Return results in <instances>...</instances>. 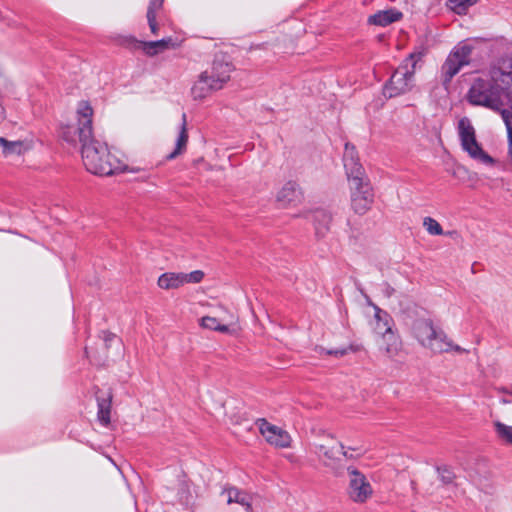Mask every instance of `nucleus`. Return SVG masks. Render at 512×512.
I'll list each match as a JSON object with an SVG mask.
<instances>
[{
  "instance_id": "a878e982",
  "label": "nucleus",
  "mask_w": 512,
  "mask_h": 512,
  "mask_svg": "<svg viewBox=\"0 0 512 512\" xmlns=\"http://www.w3.org/2000/svg\"><path fill=\"white\" fill-rule=\"evenodd\" d=\"M0 146L3 148V153L6 155L18 154L20 155L24 151V144L21 141H8L7 139L0 137Z\"/></svg>"
},
{
  "instance_id": "6e6552de",
  "label": "nucleus",
  "mask_w": 512,
  "mask_h": 512,
  "mask_svg": "<svg viewBox=\"0 0 512 512\" xmlns=\"http://www.w3.org/2000/svg\"><path fill=\"white\" fill-rule=\"evenodd\" d=\"M459 136L463 150H465L473 159L484 164H492L493 158L483 151L478 144L475 136V130L467 118L459 121Z\"/></svg>"
},
{
  "instance_id": "1a4fd4ad",
  "label": "nucleus",
  "mask_w": 512,
  "mask_h": 512,
  "mask_svg": "<svg viewBox=\"0 0 512 512\" xmlns=\"http://www.w3.org/2000/svg\"><path fill=\"white\" fill-rule=\"evenodd\" d=\"M347 495L355 503H365L373 495V488L366 476L355 467L347 468Z\"/></svg>"
},
{
  "instance_id": "ddd939ff",
  "label": "nucleus",
  "mask_w": 512,
  "mask_h": 512,
  "mask_svg": "<svg viewBox=\"0 0 512 512\" xmlns=\"http://www.w3.org/2000/svg\"><path fill=\"white\" fill-rule=\"evenodd\" d=\"M234 70L233 65L223 59L215 58L211 71H208L210 80L213 81L220 89L230 80L231 73Z\"/></svg>"
},
{
  "instance_id": "4c0bfd02",
  "label": "nucleus",
  "mask_w": 512,
  "mask_h": 512,
  "mask_svg": "<svg viewBox=\"0 0 512 512\" xmlns=\"http://www.w3.org/2000/svg\"><path fill=\"white\" fill-rule=\"evenodd\" d=\"M383 286H384L383 292H384L385 296L391 297L394 294L395 289L387 282H385L383 284Z\"/></svg>"
},
{
  "instance_id": "473e14b6",
  "label": "nucleus",
  "mask_w": 512,
  "mask_h": 512,
  "mask_svg": "<svg viewBox=\"0 0 512 512\" xmlns=\"http://www.w3.org/2000/svg\"><path fill=\"white\" fill-rule=\"evenodd\" d=\"M358 350H359V346L351 344L346 348L325 350V353L327 355H333L335 357L340 358V357L345 356L349 351L356 352Z\"/></svg>"
},
{
  "instance_id": "a211bd4d",
  "label": "nucleus",
  "mask_w": 512,
  "mask_h": 512,
  "mask_svg": "<svg viewBox=\"0 0 512 512\" xmlns=\"http://www.w3.org/2000/svg\"><path fill=\"white\" fill-rule=\"evenodd\" d=\"M402 18V13L396 9L380 10L368 17V24L386 27Z\"/></svg>"
},
{
  "instance_id": "0eeeda50",
  "label": "nucleus",
  "mask_w": 512,
  "mask_h": 512,
  "mask_svg": "<svg viewBox=\"0 0 512 512\" xmlns=\"http://www.w3.org/2000/svg\"><path fill=\"white\" fill-rule=\"evenodd\" d=\"M473 49L470 43L462 41L450 51L441 66V78L444 84L450 83L464 66L470 64Z\"/></svg>"
},
{
  "instance_id": "dca6fc26",
  "label": "nucleus",
  "mask_w": 512,
  "mask_h": 512,
  "mask_svg": "<svg viewBox=\"0 0 512 512\" xmlns=\"http://www.w3.org/2000/svg\"><path fill=\"white\" fill-rule=\"evenodd\" d=\"M218 90H220V88L210 80L208 71H204L193 84L191 88V95L194 100H203L211 93Z\"/></svg>"
},
{
  "instance_id": "4be33fe9",
  "label": "nucleus",
  "mask_w": 512,
  "mask_h": 512,
  "mask_svg": "<svg viewBox=\"0 0 512 512\" xmlns=\"http://www.w3.org/2000/svg\"><path fill=\"white\" fill-rule=\"evenodd\" d=\"M111 400L112 396L110 394L107 396V398H97V417L100 423L104 426L110 424Z\"/></svg>"
},
{
  "instance_id": "ea45409f",
  "label": "nucleus",
  "mask_w": 512,
  "mask_h": 512,
  "mask_svg": "<svg viewBox=\"0 0 512 512\" xmlns=\"http://www.w3.org/2000/svg\"><path fill=\"white\" fill-rule=\"evenodd\" d=\"M502 392H504V393H508V394H511V395H512V385H511L510 387L503 388V389H502Z\"/></svg>"
},
{
  "instance_id": "bb28decb",
  "label": "nucleus",
  "mask_w": 512,
  "mask_h": 512,
  "mask_svg": "<svg viewBox=\"0 0 512 512\" xmlns=\"http://www.w3.org/2000/svg\"><path fill=\"white\" fill-rule=\"evenodd\" d=\"M115 41L118 45L125 47L129 50H138L142 49V42L137 40L132 35H118L115 37Z\"/></svg>"
},
{
  "instance_id": "c9c22d12",
  "label": "nucleus",
  "mask_w": 512,
  "mask_h": 512,
  "mask_svg": "<svg viewBox=\"0 0 512 512\" xmlns=\"http://www.w3.org/2000/svg\"><path fill=\"white\" fill-rule=\"evenodd\" d=\"M102 339L105 342L106 347L108 348L112 341L117 339V336L114 333L109 331L102 332Z\"/></svg>"
},
{
  "instance_id": "f3484780",
  "label": "nucleus",
  "mask_w": 512,
  "mask_h": 512,
  "mask_svg": "<svg viewBox=\"0 0 512 512\" xmlns=\"http://www.w3.org/2000/svg\"><path fill=\"white\" fill-rule=\"evenodd\" d=\"M222 493L227 495L228 504L237 503L243 506L246 512H253V497L247 491L241 490L235 486H229L225 487Z\"/></svg>"
},
{
  "instance_id": "9b49d317",
  "label": "nucleus",
  "mask_w": 512,
  "mask_h": 512,
  "mask_svg": "<svg viewBox=\"0 0 512 512\" xmlns=\"http://www.w3.org/2000/svg\"><path fill=\"white\" fill-rule=\"evenodd\" d=\"M255 424L258 426L261 435L269 444L279 448H287L290 446L291 437L287 431L272 425L264 418L257 419Z\"/></svg>"
},
{
  "instance_id": "5701e85b",
  "label": "nucleus",
  "mask_w": 512,
  "mask_h": 512,
  "mask_svg": "<svg viewBox=\"0 0 512 512\" xmlns=\"http://www.w3.org/2000/svg\"><path fill=\"white\" fill-rule=\"evenodd\" d=\"M374 309H375L374 318L377 322V324H376L377 332L378 333H381V331L390 332V328H392L391 327V322H392L391 316L386 311L382 310L381 308H379L376 305H374Z\"/></svg>"
},
{
  "instance_id": "37998d69",
  "label": "nucleus",
  "mask_w": 512,
  "mask_h": 512,
  "mask_svg": "<svg viewBox=\"0 0 512 512\" xmlns=\"http://www.w3.org/2000/svg\"><path fill=\"white\" fill-rule=\"evenodd\" d=\"M502 402H503V403H509V401H508V400H505V399H503V401H502Z\"/></svg>"
},
{
  "instance_id": "6ab92c4d",
  "label": "nucleus",
  "mask_w": 512,
  "mask_h": 512,
  "mask_svg": "<svg viewBox=\"0 0 512 512\" xmlns=\"http://www.w3.org/2000/svg\"><path fill=\"white\" fill-rule=\"evenodd\" d=\"M312 219L316 236L324 237L329 231L332 215L324 209H317L313 212Z\"/></svg>"
},
{
  "instance_id": "b1692460",
  "label": "nucleus",
  "mask_w": 512,
  "mask_h": 512,
  "mask_svg": "<svg viewBox=\"0 0 512 512\" xmlns=\"http://www.w3.org/2000/svg\"><path fill=\"white\" fill-rule=\"evenodd\" d=\"M171 39H161L158 41L142 42V50L148 56H154L168 47Z\"/></svg>"
},
{
  "instance_id": "e433bc0d",
  "label": "nucleus",
  "mask_w": 512,
  "mask_h": 512,
  "mask_svg": "<svg viewBox=\"0 0 512 512\" xmlns=\"http://www.w3.org/2000/svg\"><path fill=\"white\" fill-rule=\"evenodd\" d=\"M346 451H347V456H343L344 458L346 459H352L354 458V455L350 452H358L357 455H361L362 454V450L358 447H346Z\"/></svg>"
},
{
  "instance_id": "c756f323",
  "label": "nucleus",
  "mask_w": 512,
  "mask_h": 512,
  "mask_svg": "<svg viewBox=\"0 0 512 512\" xmlns=\"http://www.w3.org/2000/svg\"><path fill=\"white\" fill-rule=\"evenodd\" d=\"M477 1L478 0H449L448 6L453 12L462 15Z\"/></svg>"
},
{
  "instance_id": "f704fd0d",
  "label": "nucleus",
  "mask_w": 512,
  "mask_h": 512,
  "mask_svg": "<svg viewBox=\"0 0 512 512\" xmlns=\"http://www.w3.org/2000/svg\"><path fill=\"white\" fill-rule=\"evenodd\" d=\"M164 0H150L147 13H152L156 16L157 10H159L163 5Z\"/></svg>"
},
{
  "instance_id": "2eb2a0df",
  "label": "nucleus",
  "mask_w": 512,
  "mask_h": 512,
  "mask_svg": "<svg viewBox=\"0 0 512 512\" xmlns=\"http://www.w3.org/2000/svg\"><path fill=\"white\" fill-rule=\"evenodd\" d=\"M303 199V193L295 181L286 182L277 193V201L283 205H296Z\"/></svg>"
},
{
  "instance_id": "4468645a",
  "label": "nucleus",
  "mask_w": 512,
  "mask_h": 512,
  "mask_svg": "<svg viewBox=\"0 0 512 512\" xmlns=\"http://www.w3.org/2000/svg\"><path fill=\"white\" fill-rule=\"evenodd\" d=\"M343 163L347 178L366 174L363 166L359 162V157L355 146L351 145L350 143L345 144Z\"/></svg>"
},
{
  "instance_id": "aec40b11",
  "label": "nucleus",
  "mask_w": 512,
  "mask_h": 512,
  "mask_svg": "<svg viewBox=\"0 0 512 512\" xmlns=\"http://www.w3.org/2000/svg\"><path fill=\"white\" fill-rule=\"evenodd\" d=\"M385 341V353L389 358H394L398 355L399 351L402 347L401 339L398 335H396L392 328H390V332L381 331L380 333Z\"/></svg>"
},
{
  "instance_id": "20e7f679",
  "label": "nucleus",
  "mask_w": 512,
  "mask_h": 512,
  "mask_svg": "<svg viewBox=\"0 0 512 512\" xmlns=\"http://www.w3.org/2000/svg\"><path fill=\"white\" fill-rule=\"evenodd\" d=\"M93 109L89 102L80 101L76 109V122L62 125L60 127V137L71 146H81L89 144L95 139L93 134Z\"/></svg>"
},
{
  "instance_id": "7c9ffc66",
  "label": "nucleus",
  "mask_w": 512,
  "mask_h": 512,
  "mask_svg": "<svg viewBox=\"0 0 512 512\" xmlns=\"http://www.w3.org/2000/svg\"><path fill=\"white\" fill-rule=\"evenodd\" d=\"M436 470L438 472L439 478L443 484H451L455 479L454 472L447 466H437Z\"/></svg>"
},
{
  "instance_id": "39448f33",
  "label": "nucleus",
  "mask_w": 512,
  "mask_h": 512,
  "mask_svg": "<svg viewBox=\"0 0 512 512\" xmlns=\"http://www.w3.org/2000/svg\"><path fill=\"white\" fill-rule=\"evenodd\" d=\"M422 57V52L411 53L393 72L383 87V95L386 98L398 97L412 90L414 86L415 66Z\"/></svg>"
},
{
  "instance_id": "412c9836",
  "label": "nucleus",
  "mask_w": 512,
  "mask_h": 512,
  "mask_svg": "<svg viewBox=\"0 0 512 512\" xmlns=\"http://www.w3.org/2000/svg\"><path fill=\"white\" fill-rule=\"evenodd\" d=\"M187 119H186V113L182 114V123L179 131L178 138L176 140V147L173 152H171L167 158L168 159H174L179 154H181L185 149L188 142V133H187Z\"/></svg>"
},
{
  "instance_id": "c85d7f7f",
  "label": "nucleus",
  "mask_w": 512,
  "mask_h": 512,
  "mask_svg": "<svg viewBox=\"0 0 512 512\" xmlns=\"http://www.w3.org/2000/svg\"><path fill=\"white\" fill-rule=\"evenodd\" d=\"M495 431L499 439L507 444H512V426L506 425L500 421L494 423Z\"/></svg>"
},
{
  "instance_id": "79ce46f5",
  "label": "nucleus",
  "mask_w": 512,
  "mask_h": 512,
  "mask_svg": "<svg viewBox=\"0 0 512 512\" xmlns=\"http://www.w3.org/2000/svg\"><path fill=\"white\" fill-rule=\"evenodd\" d=\"M328 438H330L331 440L334 439L333 435H331V434L328 435Z\"/></svg>"
},
{
  "instance_id": "f03ea898",
  "label": "nucleus",
  "mask_w": 512,
  "mask_h": 512,
  "mask_svg": "<svg viewBox=\"0 0 512 512\" xmlns=\"http://www.w3.org/2000/svg\"><path fill=\"white\" fill-rule=\"evenodd\" d=\"M413 338L425 349L434 354H442L450 351L456 353L468 352L466 349L456 345L448 338L447 334L434 325L430 318H417L411 325Z\"/></svg>"
},
{
  "instance_id": "7ed1b4c3",
  "label": "nucleus",
  "mask_w": 512,
  "mask_h": 512,
  "mask_svg": "<svg viewBox=\"0 0 512 512\" xmlns=\"http://www.w3.org/2000/svg\"><path fill=\"white\" fill-rule=\"evenodd\" d=\"M87 171L99 176H110L126 170V165L108 151L107 145L94 139L81 149Z\"/></svg>"
},
{
  "instance_id": "f8f14e48",
  "label": "nucleus",
  "mask_w": 512,
  "mask_h": 512,
  "mask_svg": "<svg viewBox=\"0 0 512 512\" xmlns=\"http://www.w3.org/2000/svg\"><path fill=\"white\" fill-rule=\"evenodd\" d=\"M315 448V452L323 459V463L327 467L335 468L341 460V456H347L346 446L342 443H338V447L317 444Z\"/></svg>"
},
{
  "instance_id": "f257e3e1",
  "label": "nucleus",
  "mask_w": 512,
  "mask_h": 512,
  "mask_svg": "<svg viewBox=\"0 0 512 512\" xmlns=\"http://www.w3.org/2000/svg\"><path fill=\"white\" fill-rule=\"evenodd\" d=\"M496 70H503V67H493L490 71V78L474 80L467 94L469 103L484 106L496 112L509 104L512 99L510 86L502 83V80H495L494 72Z\"/></svg>"
},
{
  "instance_id": "393cba45",
  "label": "nucleus",
  "mask_w": 512,
  "mask_h": 512,
  "mask_svg": "<svg viewBox=\"0 0 512 512\" xmlns=\"http://www.w3.org/2000/svg\"><path fill=\"white\" fill-rule=\"evenodd\" d=\"M200 326L205 329L218 331L221 333H227L229 331V327L227 325L221 324L217 318L210 316L202 317L200 320Z\"/></svg>"
},
{
  "instance_id": "9d476101",
  "label": "nucleus",
  "mask_w": 512,
  "mask_h": 512,
  "mask_svg": "<svg viewBox=\"0 0 512 512\" xmlns=\"http://www.w3.org/2000/svg\"><path fill=\"white\" fill-rule=\"evenodd\" d=\"M203 278L204 272L201 270H195L190 273L166 272L160 275L157 284L161 289L171 290L178 289L187 283H200Z\"/></svg>"
},
{
  "instance_id": "cd10ccee",
  "label": "nucleus",
  "mask_w": 512,
  "mask_h": 512,
  "mask_svg": "<svg viewBox=\"0 0 512 512\" xmlns=\"http://www.w3.org/2000/svg\"><path fill=\"white\" fill-rule=\"evenodd\" d=\"M423 226L430 235H452L454 232H444L441 225L432 217H425Z\"/></svg>"
},
{
  "instance_id": "58836bf2",
  "label": "nucleus",
  "mask_w": 512,
  "mask_h": 512,
  "mask_svg": "<svg viewBox=\"0 0 512 512\" xmlns=\"http://www.w3.org/2000/svg\"><path fill=\"white\" fill-rule=\"evenodd\" d=\"M508 142H509V156L512 161V138L508 139Z\"/></svg>"
},
{
  "instance_id": "423d86ee",
  "label": "nucleus",
  "mask_w": 512,
  "mask_h": 512,
  "mask_svg": "<svg viewBox=\"0 0 512 512\" xmlns=\"http://www.w3.org/2000/svg\"><path fill=\"white\" fill-rule=\"evenodd\" d=\"M351 208L358 215L366 214L373 202L374 192L367 174L348 178Z\"/></svg>"
},
{
  "instance_id": "2f4dec72",
  "label": "nucleus",
  "mask_w": 512,
  "mask_h": 512,
  "mask_svg": "<svg viewBox=\"0 0 512 512\" xmlns=\"http://www.w3.org/2000/svg\"><path fill=\"white\" fill-rule=\"evenodd\" d=\"M506 129H507V136L508 139L512 138V107L507 108L506 106L499 111Z\"/></svg>"
},
{
  "instance_id": "a19ab883",
  "label": "nucleus",
  "mask_w": 512,
  "mask_h": 512,
  "mask_svg": "<svg viewBox=\"0 0 512 512\" xmlns=\"http://www.w3.org/2000/svg\"><path fill=\"white\" fill-rule=\"evenodd\" d=\"M180 500H181L182 503H186L187 504L188 503V496L186 495L185 499L183 497H181Z\"/></svg>"
},
{
  "instance_id": "72a5a7b5",
  "label": "nucleus",
  "mask_w": 512,
  "mask_h": 512,
  "mask_svg": "<svg viewBox=\"0 0 512 512\" xmlns=\"http://www.w3.org/2000/svg\"><path fill=\"white\" fill-rule=\"evenodd\" d=\"M147 20H148V24H149L151 32L154 35H157L159 27L156 22V16L152 13V11L150 13H147Z\"/></svg>"
}]
</instances>
